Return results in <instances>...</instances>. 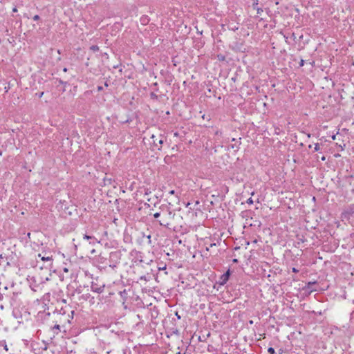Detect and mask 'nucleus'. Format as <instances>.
Masks as SVG:
<instances>
[{
	"label": "nucleus",
	"mask_w": 354,
	"mask_h": 354,
	"mask_svg": "<svg viewBox=\"0 0 354 354\" xmlns=\"http://www.w3.org/2000/svg\"><path fill=\"white\" fill-rule=\"evenodd\" d=\"M70 315H68L67 316V317H65L63 320L62 319V317L59 318V319H56L55 322L56 324H55V326L52 328V330L53 331V333L55 334V335H57L59 332H60V325L59 324H57L58 322L59 323H70ZM73 318V317H71V319Z\"/></svg>",
	"instance_id": "f257e3e1"
},
{
	"label": "nucleus",
	"mask_w": 354,
	"mask_h": 354,
	"mask_svg": "<svg viewBox=\"0 0 354 354\" xmlns=\"http://www.w3.org/2000/svg\"><path fill=\"white\" fill-rule=\"evenodd\" d=\"M316 282H308L304 288L305 292L308 294H310L313 292L317 291V289L315 288Z\"/></svg>",
	"instance_id": "f03ea898"
},
{
	"label": "nucleus",
	"mask_w": 354,
	"mask_h": 354,
	"mask_svg": "<svg viewBox=\"0 0 354 354\" xmlns=\"http://www.w3.org/2000/svg\"><path fill=\"white\" fill-rule=\"evenodd\" d=\"M230 276V270H228L227 271H226L224 274H223L220 277L218 283L221 286L225 285L227 283V281L229 280Z\"/></svg>",
	"instance_id": "7ed1b4c3"
},
{
	"label": "nucleus",
	"mask_w": 354,
	"mask_h": 354,
	"mask_svg": "<svg viewBox=\"0 0 354 354\" xmlns=\"http://www.w3.org/2000/svg\"><path fill=\"white\" fill-rule=\"evenodd\" d=\"M354 213V207H351L348 209L344 210L342 213V218L343 219H348L350 216Z\"/></svg>",
	"instance_id": "20e7f679"
},
{
	"label": "nucleus",
	"mask_w": 354,
	"mask_h": 354,
	"mask_svg": "<svg viewBox=\"0 0 354 354\" xmlns=\"http://www.w3.org/2000/svg\"><path fill=\"white\" fill-rule=\"evenodd\" d=\"M83 238H84V239L88 240L89 243L93 245H94L96 243H100V241H97V239L93 236H88V235L85 234Z\"/></svg>",
	"instance_id": "39448f33"
},
{
	"label": "nucleus",
	"mask_w": 354,
	"mask_h": 354,
	"mask_svg": "<svg viewBox=\"0 0 354 354\" xmlns=\"http://www.w3.org/2000/svg\"><path fill=\"white\" fill-rule=\"evenodd\" d=\"M104 286H100V287H97V286L94 285V284H92L91 285V290L93 292H97V293H101L103 292L104 290Z\"/></svg>",
	"instance_id": "423d86ee"
},
{
	"label": "nucleus",
	"mask_w": 354,
	"mask_h": 354,
	"mask_svg": "<svg viewBox=\"0 0 354 354\" xmlns=\"http://www.w3.org/2000/svg\"><path fill=\"white\" fill-rule=\"evenodd\" d=\"M38 257H41V259L44 261L52 262L53 261L52 257H41L40 254H38Z\"/></svg>",
	"instance_id": "0eeeda50"
},
{
	"label": "nucleus",
	"mask_w": 354,
	"mask_h": 354,
	"mask_svg": "<svg viewBox=\"0 0 354 354\" xmlns=\"http://www.w3.org/2000/svg\"><path fill=\"white\" fill-rule=\"evenodd\" d=\"M62 309L59 310V313H54V315H56L57 317V319H59L60 317H62V319L63 320L66 317H63L64 315L65 312L62 313Z\"/></svg>",
	"instance_id": "6e6552de"
},
{
	"label": "nucleus",
	"mask_w": 354,
	"mask_h": 354,
	"mask_svg": "<svg viewBox=\"0 0 354 354\" xmlns=\"http://www.w3.org/2000/svg\"><path fill=\"white\" fill-rule=\"evenodd\" d=\"M0 346H3V348H4V350L6 351H8V348L6 340H2L0 342Z\"/></svg>",
	"instance_id": "1a4fd4ad"
},
{
	"label": "nucleus",
	"mask_w": 354,
	"mask_h": 354,
	"mask_svg": "<svg viewBox=\"0 0 354 354\" xmlns=\"http://www.w3.org/2000/svg\"><path fill=\"white\" fill-rule=\"evenodd\" d=\"M252 1H253L252 8H253V9L256 10L257 8H259L258 7L259 1L258 0H252Z\"/></svg>",
	"instance_id": "9d476101"
},
{
	"label": "nucleus",
	"mask_w": 354,
	"mask_h": 354,
	"mask_svg": "<svg viewBox=\"0 0 354 354\" xmlns=\"http://www.w3.org/2000/svg\"><path fill=\"white\" fill-rule=\"evenodd\" d=\"M217 58L219 61H224L225 59V57L221 54L218 55Z\"/></svg>",
	"instance_id": "9b49d317"
},
{
	"label": "nucleus",
	"mask_w": 354,
	"mask_h": 354,
	"mask_svg": "<svg viewBox=\"0 0 354 354\" xmlns=\"http://www.w3.org/2000/svg\"><path fill=\"white\" fill-rule=\"evenodd\" d=\"M151 138L153 139V144H154L156 147H158V145H157V144H156V142H157V141L158 142V138H156V136H153V135L151 136Z\"/></svg>",
	"instance_id": "f8f14e48"
},
{
	"label": "nucleus",
	"mask_w": 354,
	"mask_h": 354,
	"mask_svg": "<svg viewBox=\"0 0 354 354\" xmlns=\"http://www.w3.org/2000/svg\"><path fill=\"white\" fill-rule=\"evenodd\" d=\"M268 351L270 354H274L275 353L274 348L272 347L268 348Z\"/></svg>",
	"instance_id": "ddd939ff"
},
{
	"label": "nucleus",
	"mask_w": 354,
	"mask_h": 354,
	"mask_svg": "<svg viewBox=\"0 0 354 354\" xmlns=\"http://www.w3.org/2000/svg\"><path fill=\"white\" fill-rule=\"evenodd\" d=\"M257 15H261L263 12V9L261 8H257L256 9Z\"/></svg>",
	"instance_id": "4468645a"
},
{
	"label": "nucleus",
	"mask_w": 354,
	"mask_h": 354,
	"mask_svg": "<svg viewBox=\"0 0 354 354\" xmlns=\"http://www.w3.org/2000/svg\"><path fill=\"white\" fill-rule=\"evenodd\" d=\"M336 145L340 149V151H344V148H345V145H339V144H336Z\"/></svg>",
	"instance_id": "2eb2a0df"
},
{
	"label": "nucleus",
	"mask_w": 354,
	"mask_h": 354,
	"mask_svg": "<svg viewBox=\"0 0 354 354\" xmlns=\"http://www.w3.org/2000/svg\"><path fill=\"white\" fill-rule=\"evenodd\" d=\"M158 222L160 225L165 226V227L169 225L168 223H165L164 221H159Z\"/></svg>",
	"instance_id": "dca6fc26"
},
{
	"label": "nucleus",
	"mask_w": 354,
	"mask_h": 354,
	"mask_svg": "<svg viewBox=\"0 0 354 354\" xmlns=\"http://www.w3.org/2000/svg\"><path fill=\"white\" fill-rule=\"evenodd\" d=\"M314 149L315 151H318L320 149L319 144H318V143L315 144Z\"/></svg>",
	"instance_id": "f3484780"
},
{
	"label": "nucleus",
	"mask_w": 354,
	"mask_h": 354,
	"mask_svg": "<svg viewBox=\"0 0 354 354\" xmlns=\"http://www.w3.org/2000/svg\"><path fill=\"white\" fill-rule=\"evenodd\" d=\"M222 135V131L219 129L215 131V136H221Z\"/></svg>",
	"instance_id": "a211bd4d"
},
{
	"label": "nucleus",
	"mask_w": 354,
	"mask_h": 354,
	"mask_svg": "<svg viewBox=\"0 0 354 354\" xmlns=\"http://www.w3.org/2000/svg\"><path fill=\"white\" fill-rule=\"evenodd\" d=\"M91 50H93V51H97L99 50V48L97 46H92L91 47Z\"/></svg>",
	"instance_id": "6ab92c4d"
},
{
	"label": "nucleus",
	"mask_w": 354,
	"mask_h": 354,
	"mask_svg": "<svg viewBox=\"0 0 354 354\" xmlns=\"http://www.w3.org/2000/svg\"><path fill=\"white\" fill-rule=\"evenodd\" d=\"M247 203L248 204H252L253 203V200L252 199V198H250L247 200Z\"/></svg>",
	"instance_id": "aec40b11"
},
{
	"label": "nucleus",
	"mask_w": 354,
	"mask_h": 354,
	"mask_svg": "<svg viewBox=\"0 0 354 354\" xmlns=\"http://www.w3.org/2000/svg\"><path fill=\"white\" fill-rule=\"evenodd\" d=\"M33 19H34L35 21L39 20V15H35V16L33 17Z\"/></svg>",
	"instance_id": "412c9836"
},
{
	"label": "nucleus",
	"mask_w": 354,
	"mask_h": 354,
	"mask_svg": "<svg viewBox=\"0 0 354 354\" xmlns=\"http://www.w3.org/2000/svg\"><path fill=\"white\" fill-rule=\"evenodd\" d=\"M160 214L159 212H156L153 214L154 218H158Z\"/></svg>",
	"instance_id": "4be33fe9"
},
{
	"label": "nucleus",
	"mask_w": 354,
	"mask_h": 354,
	"mask_svg": "<svg viewBox=\"0 0 354 354\" xmlns=\"http://www.w3.org/2000/svg\"><path fill=\"white\" fill-rule=\"evenodd\" d=\"M158 143L160 144V145L161 146L162 144L163 143V140L162 139H159L158 140Z\"/></svg>",
	"instance_id": "5701e85b"
},
{
	"label": "nucleus",
	"mask_w": 354,
	"mask_h": 354,
	"mask_svg": "<svg viewBox=\"0 0 354 354\" xmlns=\"http://www.w3.org/2000/svg\"><path fill=\"white\" fill-rule=\"evenodd\" d=\"M331 138L335 140L336 139V134H333L332 136H331Z\"/></svg>",
	"instance_id": "b1692460"
},
{
	"label": "nucleus",
	"mask_w": 354,
	"mask_h": 354,
	"mask_svg": "<svg viewBox=\"0 0 354 354\" xmlns=\"http://www.w3.org/2000/svg\"><path fill=\"white\" fill-rule=\"evenodd\" d=\"M169 194H175V191L174 190H171L169 192Z\"/></svg>",
	"instance_id": "393cba45"
},
{
	"label": "nucleus",
	"mask_w": 354,
	"mask_h": 354,
	"mask_svg": "<svg viewBox=\"0 0 354 354\" xmlns=\"http://www.w3.org/2000/svg\"><path fill=\"white\" fill-rule=\"evenodd\" d=\"M292 272H298L299 271H298V270H297L295 268H292Z\"/></svg>",
	"instance_id": "a878e982"
},
{
	"label": "nucleus",
	"mask_w": 354,
	"mask_h": 354,
	"mask_svg": "<svg viewBox=\"0 0 354 354\" xmlns=\"http://www.w3.org/2000/svg\"><path fill=\"white\" fill-rule=\"evenodd\" d=\"M17 11V9L16 7L13 8L12 12H16Z\"/></svg>",
	"instance_id": "bb28decb"
},
{
	"label": "nucleus",
	"mask_w": 354,
	"mask_h": 354,
	"mask_svg": "<svg viewBox=\"0 0 354 354\" xmlns=\"http://www.w3.org/2000/svg\"><path fill=\"white\" fill-rule=\"evenodd\" d=\"M165 269H166L165 266L164 267L159 268V270H165Z\"/></svg>",
	"instance_id": "cd10ccee"
},
{
	"label": "nucleus",
	"mask_w": 354,
	"mask_h": 354,
	"mask_svg": "<svg viewBox=\"0 0 354 354\" xmlns=\"http://www.w3.org/2000/svg\"><path fill=\"white\" fill-rule=\"evenodd\" d=\"M300 65H301V66H303V65H304V60H301V61Z\"/></svg>",
	"instance_id": "c85d7f7f"
},
{
	"label": "nucleus",
	"mask_w": 354,
	"mask_h": 354,
	"mask_svg": "<svg viewBox=\"0 0 354 354\" xmlns=\"http://www.w3.org/2000/svg\"><path fill=\"white\" fill-rule=\"evenodd\" d=\"M233 262L234 263H236L237 262V259H233Z\"/></svg>",
	"instance_id": "c756f323"
},
{
	"label": "nucleus",
	"mask_w": 354,
	"mask_h": 354,
	"mask_svg": "<svg viewBox=\"0 0 354 354\" xmlns=\"http://www.w3.org/2000/svg\"><path fill=\"white\" fill-rule=\"evenodd\" d=\"M43 94H44V93H43V92H42V93H41L39 94V97H41L43 95Z\"/></svg>",
	"instance_id": "7c9ffc66"
},
{
	"label": "nucleus",
	"mask_w": 354,
	"mask_h": 354,
	"mask_svg": "<svg viewBox=\"0 0 354 354\" xmlns=\"http://www.w3.org/2000/svg\"><path fill=\"white\" fill-rule=\"evenodd\" d=\"M64 72H66V71H67V68H64Z\"/></svg>",
	"instance_id": "2f4dec72"
},
{
	"label": "nucleus",
	"mask_w": 354,
	"mask_h": 354,
	"mask_svg": "<svg viewBox=\"0 0 354 354\" xmlns=\"http://www.w3.org/2000/svg\"><path fill=\"white\" fill-rule=\"evenodd\" d=\"M145 21H147V18H145V19H143V22H145Z\"/></svg>",
	"instance_id": "473e14b6"
},
{
	"label": "nucleus",
	"mask_w": 354,
	"mask_h": 354,
	"mask_svg": "<svg viewBox=\"0 0 354 354\" xmlns=\"http://www.w3.org/2000/svg\"><path fill=\"white\" fill-rule=\"evenodd\" d=\"M322 160H325V157H324V156H323V157L322 158Z\"/></svg>",
	"instance_id": "72a5a7b5"
},
{
	"label": "nucleus",
	"mask_w": 354,
	"mask_h": 354,
	"mask_svg": "<svg viewBox=\"0 0 354 354\" xmlns=\"http://www.w3.org/2000/svg\"><path fill=\"white\" fill-rule=\"evenodd\" d=\"M147 238H148L149 239H151V236H150V235H149V236H147Z\"/></svg>",
	"instance_id": "f704fd0d"
},
{
	"label": "nucleus",
	"mask_w": 354,
	"mask_h": 354,
	"mask_svg": "<svg viewBox=\"0 0 354 354\" xmlns=\"http://www.w3.org/2000/svg\"><path fill=\"white\" fill-rule=\"evenodd\" d=\"M64 270V272H68V270L66 268H65Z\"/></svg>",
	"instance_id": "c9c22d12"
},
{
	"label": "nucleus",
	"mask_w": 354,
	"mask_h": 354,
	"mask_svg": "<svg viewBox=\"0 0 354 354\" xmlns=\"http://www.w3.org/2000/svg\"><path fill=\"white\" fill-rule=\"evenodd\" d=\"M250 324H252L253 322L252 321H250Z\"/></svg>",
	"instance_id": "e433bc0d"
},
{
	"label": "nucleus",
	"mask_w": 354,
	"mask_h": 354,
	"mask_svg": "<svg viewBox=\"0 0 354 354\" xmlns=\"http://www.w3.org/2000/svg\"><path fill=\"white\" fill-rule=\"evenodd\" d=\"M177 354H180V352H178Z\"/></svg>",
	"instance_id": "4c0bfd02"
}]
</instances>
